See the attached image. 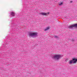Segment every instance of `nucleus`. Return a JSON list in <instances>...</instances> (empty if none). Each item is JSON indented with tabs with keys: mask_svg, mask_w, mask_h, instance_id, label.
<instances>
[{
	"mask_svg": "<svg viewBox=\"0 0 77 77\" xmlns=\"http://www.w3.org/2000/svg\"><path fill=\"white\" fill-rule=\"evenodd\" d=\"M74 25H71V26H69V28H72L73 27H74Z\"/></svg>",
	"mask_w": 77,
	"mask_h": 77,
	"instance_id": "6e6552de",
	"label": "nucleus"
},
{
	"mask_svg": "<svg viewBox=\"0 0 77 77\" xmlns=\"http://www.w3.org/2000/svg\"><path fill=\"white\" fill-rule=\"evenodd\" d=\"M10 14L11 17H14L15 15V13L14 12L12 11L10 13Z\"/></svg>",
	"mask_w": 77,
	"mask_h": 77,
	"instance_id": "20e7f679",
	"label": "nucleus"
},
{
	"mask_svg": "<svg viewBox=\"0 0 77 77\" xmlns=\"http://www.w3.org/2000/svg\"><path fill=\"white\" fill-rule=\"evenodd\" d=\"M72 1H71L70 2V3H72Z\"/></svg>",
	"mask_w": 77,
	"mask_h": 77,
	"instance_id": "f8f14e48",
	"label": "nucleus"
},
{
	"mask_svg": "<svg viewBox=\"0 0 77 77\" xmlns=\"http://www.w3.org/2000/svg\"><path fill=\"white\" fill-rule=\"evenodd\" d=\"M29 36L32 38H35L38 36V33L37 32H30L29 33Z\"/></svg>",
	"mask_w": 77,
	"mask_h": 77,
	"instance_id": "f03ea898",
	"label": "nucleus"
},
{
	"mask_svg": "<svg viewBox=\"0 0 77 77\" xmlns=\"http://www.w3.org/2000/svg\"><path fill=\"white\" fill-rule=\"evenodd\" d=\"M5 44V45H4V46L6 47L5 46H6V45H6V43Z\"/></svg>",
	"mask_w": 77,
	"mask_h": 77,
	"instance_id": "9b49d317",
	"label": "nucleus"
},
{
	"mask_svg": "<svg viewBox=\"0 0 77 77\" xmlns=\"http://www.w3.org/2000/svg\"><path fill=\"white\" fill-rule=\"evenodd\" d=\"M5 43H6V42H7L5 41Z\"/></svg>",
	"mask_w": 77,
	"mask_h": 77,
	"instance_id": "ddd939ff",
	"label": "nucleus"
},
{
	"mask_svg": "<svg viewBox=\"0 0 77 77\" xmlns=\"http://www.w3.org/2000/svg\"><path fill=\"white\" fill-rule=\"evenodd\" d=\"M40 14H41V15H42L45 16L47 15V14H49V13H40Z\"/></svg>",
	"mask_w": 77,
	"mask_h": 77,
	"instance_id": "423d86ee",
	"label": "nucleus"
},
{
	"mask_svg": "<svg viewBox=\"0 0 77 77\" xmlns=\"http://www.w3.org/2000/svg\"><path fill=\"white\" fill-rule=\"evenodd\" d=\"M62 56H63L60 55H55L52 57V59H55L56 60H59L60 59V58H61Z\"/></svg>",
	"mask_w": 77,
	"mask_h": 77,
	"instance_id": "f257e3e1",
	"label": "nucleus"
},
{
	"mask_svg": "<svg viewBox=\"0 0 77 77\" xmlns=\"http://www.w3.org/2000/svg\"><path fill=\"white\" fill-rule=\"evenodd\" d=\"M63 4V2H60L59 4V5L60 6V5H62Z\"/></svg>",
	"mask_w": 77,
	"mask_h": 77,
	"instance_id": "9d476101",
	"label": "nucleus"
},
{
	"mask_svg": "<svg viewBox=\"0 0 77 77\" xmlns=\"http://www.w3.org/2000/svg\"><path fill=\"white\" fill-rule=\"evenodd\" d=\"M54 38H55L56 39H59V36H54Z\"/></svg>",
	"mask_w": 77,
	"mask_h": 77,
	"instance_id": "1a4fd4ad",
	"label": "nucleus"
},
{
	"mask_svg": "<svg viewBox=\"0 0 77 77\" xmlns=\"http://www.w3.org/2000/svg\"><path fill=\"white\" fill-rule=\"evenodd\" d=\"M10 40L11 42H12L13 43H14L15 42H16V40L15 39H14L12 38H10Z\"/></svg>",
	"mask_w": 77,
	"mask_h": 77,
	"instance_id": "39448f33",
	"label": "nucleus"
},
{
	"mask_svg": "<svg viewBox=\"0 0 77 77\" xmlns=\"http://www.w3.org/2000/svg\"><path fill=\"white\" fill-rule=\"evenodd\" d=\"M24 6V5H23V6Z\"/></svg>",
	"mask_w": 77,
	"mask_h": 77,
	"instance_id": "4468645a",
	"label": "nucleus"
},
{
	"mask_svg": "<svg viewBox=\"0 0 77 77\" xmlns=\"http://www.w3.org/2000/svg\"><path fill=\"white\" fill-rule=\"evenodd\" d=\"M50 28L49 27H47L45 29V31H47V30H48Z\"/></svg>",
	"mask_w": 77,
	"mask_h": 77,
	"instance_id": "0eeeda50",
	"label": "nucleus"
},
{
	"mask_svg": "<svg viewBox=\"0 0 77 77\" xmlns=\"http://www.w3.org/2000/svg\"><path fill=\"white\" fill-rule=\"evenodd\" d=\"M77 62V59L73 58L72 60L69 62V64H72V63H75Z\"/></svg>",
	"mask_w": 77,
	"mask_h": 77,
	"instance_id": "7ed1b4c3",
	"label": "nucleus"
}]
</instances>
